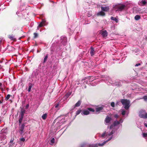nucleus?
<instances>
[{"label": "nucleus", "mask_w": 147, "mask_h": 147, "mask_svg": "<svg viewBox=\"0 0 147 147\" xmlns=\"http://www.w3.org/2000/svg\"><path fill=\"white\" fill-rule=\"evenodd\" d=\"M144 125L147 127V123H144Z\"/></svg>", "instance_id": "nucleus-40"}, {"label": "nucleus", "mask_w": 147, "mask_h": 147, "mask_svg": "<svg viewBox=\"0 0 147 147\" xmlns=\"http://www.w3.org/2000/svg\"><path fill=\"white\" fill-rule=\"evenodd\" d=\"M22 37H25V36H22Z\"/></svg>", "instance_id": "nucleus-47"}, {"label": "nucleus", "mask_w": 147, "mask_h": 147, "mask_svg": "<svg viewBox=\"0 0 147 147\" xmlns=\"http://www.w3.org/2000/svg\"><path fill=\"white\" fill-rule=\"evenodd\" d=\"M95 52V51H94V48L92 47H91V50L90 52V53L91 56H93Z\"/></svg>", "instance_id": "nucleus-11"}, {"label": "nucleus", "mask_w": 147, "mask_h": 147, "mask_svg": "<svg viewBox=\"0 0 147 147\" xmlns=\"http://www.w3.org/2000/svg\"><path fill=\"white\" fill-rule=\"evenodd\" d=\"M34 37H37L38 36V34L36 33H34Z\"/></svg>", "instance_id": "nucleus-34"}, {"label": "nucleus", "mask_w": 147, "mask_h": 147, "mask_svg": "<svg viewBox=\"0 0 147 147\" xmlns=\"http://www.w3.org/2000/svg\"><path fill=\"white\" fill-rule=\"evenodd\" d=\"M81 104V101L80 100L78 101L77 103H76L75 105V107H77L79 106Z\"/></svg>", "instance_id": "nucleus-13"}, {"label": "nucleus", "mask_w": 147, "mask_h": 147, "mask_svg": "<svg viewBox=\"0 0 147 147\" xmlns=\"http://www.w3.org/2000/svg\"><path fill=\"white\" fill-rule=\"evenodd\" d=\"M114 117L115 118H117L119 116L117 115L116 114L114 115Z\"/></svg>", "instance_id": "nucleus-37"}, {"label": "nucleus", "mask_w": 147, "mask_h": 147, "mask_svg": "<svg viewBox=\"0 0 147 147\" xmlns=\"http://www.w3.org/2000/svg\"><path fill=\"white\" fill-rule=\"evenodd\" d=\"M82 110L81 109H79L78 110L76 113V115H79L81 112Z\"/></svg>", "instance_id": "nucleus-24"}, {"label": "nucleus", "mask_w": 147, "mask_h": 147, "mask_svg": "<svg viewBox=\"0 0 147 147\" xmlns=\"http://www.w3.org/2000/svg\"><path fill=\"white\" fill-rule=\"evenodd\" d=\"M123 120L122 119H121L120 121L119 122L122 123L123 122Z\"/></svg>", "instance_id": "nucleus-41"}, {"label": "nucleus", "mask_w": 147, "mask_h": 147, "mask_svg": "<svg viewBox=\"0 0 147 147\" xmlns=\"http://www.w3.org/2000/svg\"><path fill=\"white\" fill-rule=\"evenodd\" d=\"M143 136L144 137H146L147 136V133H143Z\"/></svg>", "instance_id": "nucleus-28"}, {"label": "nucleus", "mask_w": 147, "mask_h": 147, "mask_svg": "<svg viewBox=\"0 0 147 147\" xmlns=\"http://www.w3.org/2000/svg\"><path fill=\"white\" fill-rule=\"evenodd\" d=\"M140 18V16L139 15H136L134 17V19L136 20H138Z\"/></svg>", "instance_id": "nucleus-15"}, {"label": "nucleus", "mask_w": 147, "mask_h": 147, "mask_svg": "<svg viewBox=\"0 0 147 147\" xmlns=\"http://www.w3.org/2000/svg\"><path fill=\"white\" fill-rule=\"evenodd\" d=\"M105 132H104V133H103L102 135H101V137H103L105 135Z\"/></svg>", "instance_id": "nucleus-36"}, {"label": "nucleus", "mask_w": 147, "mask_h": 147, "mask_svg": "<svg viewBox=\"0 0 147 147\" xmlns=\"http://www.w3.org/2000/svg\"><path fill=\"white\" fill-rule=\"evenodd\" d=\"M23 117H22L21 116V117H20V119L19 120V123H21L22 121V120L23 119Z\"/></svg>", "instance_id": "nucleus-25"}, {"label": "nucleus", "mask_w": 147, "mask_h": 147, "mask_svg": "<svg viewBox=\"0 0 147 147\" xmlns=\"http://www.w3.org/2000/svg\"><path fill=\"white\" fill-rule=\"evenodd\" d=\"M24 129V127L22 126L21 129H20L19 131V132L21 134H22L23 133V130Z\"/></svg>", "instance_id": "nucleus-19"}, {"label": "nucleus", "mask_w": 147, "mask_h": 147, "mask_svg": "<svg viewBox=\"0 0 147 147\" xmlns=\"http://www.w3.org/2000/svg\"><path fill=\"white\" fill-rule=\"evenodd\" d=\"M2 103V102H1V101L0 100V103Z\"/></svg>", "instance_id": "nucleus-45"}, {"label": "nucleus", "mask_w": 147, "mask_h": 147, "mask_svg": "<svg viewBox=\"0 0 147 147\" xmlns=\"http://www.w3.org/2000/svg\"><path fill=\"white\" fill-rule=\"evenodd\" d=\"M101 10L104 11H108L109 9V8L108 6L101 7Z\"/></svg>", "instance_id": "nucleus-6"}, {"label": "nucleus", "mask_w": 147, "mask_h": 147, "mask_svg": "<svg viewBox=\"0 0 147 147\" xmlns=\"http://www.w3.org/2000/svg\"><path fill=\"white\" fill-rule=\"evenodd\" d=\"M47 115V114L45 113L43 114L42 117V119H46Z\"/></svg>", "instance_id": "nucleus-18"}, {"label": "nucleus", "mask_w": 147, "mask_h": 147, "mask_svg": "<svg viewBox=\"0 0 147 147\" xmlns=\"http://www.w3.org/2000/svg\"><path fill=\"white\" fill-rule=\"evenodd\" d=\"M102 108L101 107H97L96 108V112H98L102 110Z\"/></svg>", "instance_id": "nucleus-12"}, {"label": "nucleus", "mask_w": 147, "mask_h": 147, "mask_svg": "<svg viewBox=\"0 0 147 147\" xmlns=\"http://www.w3.org/2000/svg\"><path fill=\"white\" fill-rule=\"evenodd\" d=\"M2 85V84L1 83H0V87Z\"/></svg>", "instance_id": "nucleus-43"}, {"label": "nucleus", "mask_w": 147, "mask_h": 147, "mask_svg": "<svg viewBox=\"0 0 147 147\" xmlns=\"http://www.w3.org/2000/svg\"><path fill=\"white\" fill-rule=\"evenodd\" d=\"M113 134V133L111 131V133L109 134H106V136H110L111 135H112V134Z\"/></svg>", "instance_id": "nucleus-29"}, {"label": "nucleus", "mask_w": 147, "mask_h": 147, "mask_svg": "<svg viewBox=\"0 0 147 147\" xmlns=\"http://www.w3.org/2000/svg\"><path fill=\"white\" fill-rule=\"evenodd\" d=\"M2 41V40L1 39H0V43Z\"/></svg>", "instance_id": "nucleus-44"}, {"label": "nucleus", "mask_w": 147, "mask_h": 147, "mask_svg": "<svg viewBox=\"0 0 147 147\" xmlns=\"http://www.w3.org/2000/svg\"><path fill=\"white\" fill-rule=\"evenodd\" d=\"M10 96H11L9 94L7 95V96H6V97L5 100H8L10 98Z\"/></svg>", "instance_id": "nucleus-22"}, {"label": "nucleus", "mask_w": 147, "mask_h": 147, "mask_svg": "<svg viewBox=\"0 0 147 147\" xmlns=\"http://www.w3.org/2000/svg\"><path fill=\"white\" fill-rule=\"evenodd\" d=\"M111 105L112 107H114L115 106V103L114 102H112L111 103Z\"/></svg>", "instance_id": "nucleus-33"}, {"label": "nucleus", "mask_w": 147, "mask_h": 147, "mask_svg": "<svg viewBox=\"0 0 147 147\" xmlns=\"http://www.w3.org/2000/svg\"><path fill=\"white\" fill-rule=\"evenodd\" d=\"M125 111L124 110H123L122 111V114L123 115H124L125 114Z\"/></svg>", "instance_id": "nucleus-32"}, {"label": "nucleus", "mask_w": 147, "mask_h": 147, "mask_svg": "<svg viewBox=\"0 0 147 147\" xmlns=\"http://www.w3.org/2000/svg\"><path fill=\"white\" fill-rule=\"evenodd\" d=\"M25 113V110L24 109H22L21 110V116L23 117L24 114Z\"/></svg>", "instance_id": "nucleus-17"}, {"label": "nucleus", "mask_w": 147, "mask_h": 147, "mask_svg": "<svg viewBox=\"0 0 147 147\" xmlns=\"http://www.w3.org/2000/svg\"><path fill=\"white\" fill-rule=\"evenodd\" d=\"M47 58H48V56L47 55L45 57V58H44V62L45 63L47 59Z\"/></svg>", "instance_id": "nucleus-27"}, {"label": "nucleus", "mask_w": 147, "mask_h": 147, "mask_svg": "<svg viewBox=\"0 0 147 147\" xmlns=\"http://www.w3.org/2000/svg\"><path fill=\"white\" fill-rule=\"evenodd\" d=\"M55 139L53 138L51 140V145H52L55 142Z\"/></svg>", "instance_id": "nucleus-20"}, {"label": "nucleus", "mask_w": 147, "mask_h": 147, "mask_svg": "<svg viewBox=\"0 0 147 147\" xmlns=\"http://www.w3.org/2000/svg\"><path fill=\"white\" fill-rule=\"evenodd\" d=\"M21 38V37H20L19 38V39H20Z\"/></svg>", "instance_id": "nucleus-46"}, {"label": "nucleus", "mask_w": 147, "mask_h": 147, "mask_svg": "<svg viewBox=\"0 0 147 147\" xmlns=\"http://www.w3.org/2000/svg\"><path fill=\"white\" fill-rule=\"evenodd\" d=\"M120 123L119 121H115L113 125H111L110 127V129H111L113 128V127L119 125Z\"/></svg>", "instance_id": "nucleus-7"}, {"label": "nucleus", "mask_w": 147, "mask_h": 147, "mask_svg": "<svg viewBox=\"0 0 147 147\" xmlns=\"http://www.w3.org/2000/svg\"><path fill=\"white\" fill-rule=\"evenodd\" d=\"M140 65V63H138V64H136L135 65V66H138L139 65Z\"/></svg>", "instance_id": "nucleus-38"}, {"label": "nucleus", "mask_w": 147, "mask_h": 147, "mask_svg": "<svg viewBox=\"0 0 147 147\" xmlns=\"http://www.w3.org/2000/svg\"><path fill=\"white\" fill-rule=\"evenodd\" d=\"M99 33L101 34L102 36L103 37H106L107 35V33L106 30H101Z\"/></svg>", "instance_id": "nucleus-5"}, {"label": "nucleus", "mask_w": 147, "mask_h": 147, "mask_svg": "<svg viewBox=\"0 0 147 147\" xmlns=\"http://www.w3.org/2000/svg\"><path fill=\"white\" fill-rule=\"evenodd\" d=\"M97 144L91 145L89 146V147H97Z\"/></svg>", "instance_id": "nucleus-26"}, {"label": "nucleus", "mask_w": 147, "mask_h": 147, "mask_svg": "<svg viewBox=\"0 0 147 147\" xmlns=\"http://www.w3.org/2000/svg\"><path fill=\"white\" fill-rule=\"evenodd\" d=\"M111 138H109V139L108 140H107L106 141L104 142L102 144H99L98 145L100 146H103L104 144H105L107 142H108V141L110 140Z\"/></svg>", "instance_id": "nucleus-14"}, {"label": "nucleus", "mask_w": 147, "mask_h": 147, "mask_svg": "<svg viewBox=\"0 0 147 147\" xmlns=\"http://www.w3.org/2000/svg\"><path fill=\"white\" fill-rule=\"evenodd\" d=\"M20 140L21 141L24 142L25 141V139L24 138H22L20 139Z\"/></svg>", "instance_id": "nucleus-31"}, {"label": "nucleus", "mask_w": 147, "mask_h": 147, "mask_svg": "<svg viewBox=\"0 0 147 147\" xmlns=\"http://www.w3.org/2000/svg\"><path fill=\"white\" fill-rule=\"evenodd\" d=\"M143 98L145 101L147 100V96H145Z\"/></svg>", "instance_id": "nucleus-35"}, {"label": "nucleus", "mask_w": 147, "mask_h": 147, "mask_svg": "<svg viewBox=\"0 0 147 147\" xmlns=\"http://www.w3.org/2000/svg\"><path fill=\"white\" fill-rule=\"evenodd\" d=\"M29 105H27L26 106V107L27 108H28V107H29Z\"/></svg>", "instance_id": "nucleus-42"}, {"label": "nucleus", "mask_w": 147, "mask_h": 147, "mask_svg": "<svg viewBox=\"0 0 147 147\" xmlns=\"http://www.w3.org/2000/svg\"><path fill=\"white\" fill-rule=\"evenodd\" d=\"M111 120V118L107 116L105 120V122L106 123H109Z\"/></svg>", "instance_id": "nucleus-10"}, {"label": "nucleus", "mask_w": 147, "mask_h": 147, "mask_svg": "<svg viewBox=\"0 0 147 147\" xmlns=\"http://www.w3.org/2000/svg\"><path fill=\"white\" fill-rule=\"evenodd\" d=\"M105 13L102 11H100L98 12L97 13V15L98 16H105Z\"/></svg>", "instance_id": "nucleus-9"}, {"label": "nucleus", "mask_w": 147, "mask_h": 147, "mask_svg": "<svg viewBox=\"0 0 147 147\" xmlns=\"http://www.w3.org/2000/svg\"><path fill=\"white\" fill-rule=\"evenodd\" d=\"M43 24L42 22L40 23L38 26V28L41 27L43 26Z\"/></svg>", "instance_id": "nucleus-23"}, {"label": "nucleus", "mask_w": 147, "mask_h": 147, "mask_svg": "<svg viewBox=\"0 0 147 147\" xmlns=\"http://www.w3.org/2000/svg\"><path fill=\"white\" fill-rule=\"evenodd\" d=\"M95 111L94 110L91 108H89L88 109V110H83L82 112L81 113L82 115H87L89 114V111L94 112Z\"/></svg>", "instance_id": "nucleus-4"}, {"label": "nucleus", "mask_w": 147, "mask_h": 147, "mask_svg": "<svg viewBox=\"0 0 147 147\" xmlns=\"http://www.w3.org/2000/svg\"><path fill=\"white\" fill-rule=\"evenodd\" d=\"M111 19L112 20L115 21L117 23L118 22V20L115 18H114L113 17H111Z\"/></svg>", "instance_id": "nucleus-16"}, {"label": "nucleus", "mask_w": 147, "mask_h": 147, "mask_svg": "<svg viewBox=\"0 0 147 147\" xmlns=\"http://www.w3.org/2000/svg\"><path fill=\"white\" fill-rule=\"evenodd\" d=\"M121 102L125 106L124 108L126 109H128L130 106V102L129 100L126 99H121Z\"/></svg>", "instance_id": "nucleus-1"}, {"label": "nucleus", "mask_w": 147, "mask_h": 147, "mask_svg": "<svg viewBox=\"0 0 147 147\" xmlns=\"http://www.w3.org/2000/svg\"><path fill=\"white\" fill-rule=\"evenodd\" d=\"M32 88V86H29L28 91L29 92H30L31 91V89Z\"/></svg>", "instance_id": "nucleus-30"}, {"label": "nucleus", "mask_w": 147, "mask_h": 147, "mask_svg": "<svg viewBox=\"0 0 147 147\" xmlns=\"http://www.w3.org/2000/svg\"><path fill=\"white\" fill-rule=\"evenodd\" d=\"M147 3L146 0H142L140 1L139 4L142 6H144L146 5Z\"/></svg>", "instance_id": "nucleus-8"}, {"label": "nucleus", "mask_w": 147, "mask_h": 147, "mask_svg": "<svg viewBox=\"0 0 147 147\" xmlns=\"http://www.w3.org/2000/svg\"><path fill=\"white\" fill-rule=\"evenodd\" d=\"M9 38L11 40L13 41H16V39L15 37H9Z\"/></svg>", "instance_id": "nucleus-21"}, {"label": "nucleus", "mask_w": 147, "mask_h": 147, "mask_svg": "<svg viewBox=\"0 0 147 147\" xmlns=\"http://www.w3.org/2000/svg\"><path fill=\"white\" fill-rule=\"evenodd\" d=\"M59 105V104H57V105H55V108H57V107H58Z\"/></svg>", "instance_id": "nucleus-39"}, {"label": "nucleus", "mask_w": 147, "mask_h": 147, "mask_svg": "<svg viewBox=\"0 0 147 147\" xmlns=\"http://www.w3.org/2000/svg\"><path fill=\"white\" fill-rule=\"evenodd\" d=\"M113 8L115 9H117L118 10L121 11L123 10L126 7L125 5L123 4H121L120 5H113Z\"/></svg>", "instance_id": "nucleus-2"}, {"label": "nucleus", "mask_w": 147, "mask_h": 147, "mask_svg": "<svg viewBox=\"0 0 147 147\" xmlns=\"http://www.w3.org/2000/svg\"><path fill=\"white\" fill-rule=\"evenodd\" d=\"M139 115L141 118H147V113H146L145 110H140L139 112Z\"/></svg>", "instance_id": "nucleus-3"}]
</instances>
